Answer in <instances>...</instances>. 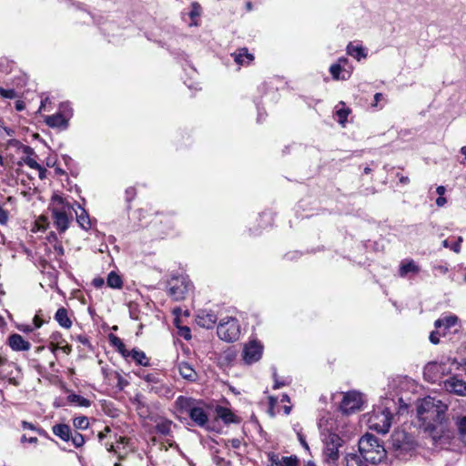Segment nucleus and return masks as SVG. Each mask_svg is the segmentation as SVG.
Returning a JSON list of instances; mask_svg holds the SVG:
<instances>
[{"instance_id":"nucleus-1","label":"nucleus","mask_w":466,"mask_h":466,"mask_svg":"<svg viewBox=\"0 0 466 466\" xmlns=\"http://www.w3.org/2000/svg\"><path fill=\"white\" fill-rule=\"evenodd\" d=\"M447 410V403L431 396L423 398L417 405L420 428L434 441L449 437Z\"/></svg>"},{"instance_id":"nucleus-2","label":"nucleus","mask_w":466,"mask_h":466,"mask_svg":"<svg viewBox=\"0 0 466 466\" xmlns=\"http://www.w3.org/2000/svg\"><path fill=\"white\" fill-rule=\"evenodd\" d=\"M359 451L361 457L372 464L380 462L386 454V451L379 439L370 433H366L360 439Z\"/></svg>"},{"instance_id":"nucleus-3","label":"nucleus","mask_w":466,"mask_h":466,"mask_svg":"<svg viewBox=\"0 0 466 466\" xmlns=\"http://www.w3.org/2000/svg\"><path fill=\"white\" fill-rule=\"evenodd\" d=\"M72 210H74V206L66 202L62 197L56 195L52 198V218L59 232L63 233L68 228L70 218H72Z\"/></svg>"},{"instance_id":"nucleus-4","label":"nucleus","mask_w":466,"mask_h":466,"mask_svg":"<svg viewBox=\"0 0 466 466\" xmlns=\"http://www.w3.org/2000/svg\"><path fill=\"white\" fill-rule=\"evenodd\" d=\"M176 406L181 412L188 414L197 425L204 426V403L201 400L179 396L176 400Z\"/></svg>"},{"instance_id":"nucleus-5","label":"nucleus","mask_w":466,"mask_h":466,"mask_svg":"<svg viewBox=\"0 0 466 466\" xmlns=\"http://www.w3.org/2000/svg\"><path fill=\"white\" fill-rule=\"evenodd\" d=\"M343 440L336 433H329L324 439L323 461L328 466H338L339 458V449Z\"/></svg>"},{"instance_id":"nucleus-6","label":"nucleus","mask_w":466,"mask_h":466,"mask_svg":"<svg viewBox=\"0 0 466 466\" xmlns=\"http://www.w3.org/2000/svg\"><path fill=\"white\" fill-rule=\"evenodd\" d=\"M218 338L226 342H233L239 339L240 325L236 318L228 317L220 320L217 328Z\"/></svg>"},{"instance_id":"nucleus-7","label":"nucleus","mask_w":466,"mask_h":466,"mask_svg":"<svg viewBox=\"0 0 466 466\" xmlns=\"http://www.w3.org/2000/svg\"><path fill=\"white\" fill-rule=\"evenodd\" d=\"M392 413L388 408L373 410L369 419V427L379 433L385 434L391 426Z\"/></svg>"},{"instance_id":"nucleus-8","label":"nucleus","mask_w":466,"mask_h":466,"mask_svg":"<svg viewBox=\"0 0 466 466\" xmlns=\"http://www.w3.org/2000/svg\"><path fill=\"white\" fill-rule=\"evenodd\" d=\"M191 282L185 276L173 277L168 281V295L172 299L180 301L186 299L191 289Z\"/></svg>"},{"instance_id":"nucleus-9","label":"nucleus","mask_w":466,"mask_h":466,"mask_svg":"<svg viewBox=\"0 0 466 466\" xmlns=\"http://www.w3.org/2000/svg\"><path fill=\"white\" fill-rule=\"evenodd\" d=\"M452 374V369L447 368V363L429 362L423 369L425 380L434 383L444 375Z\"/></svg>"},{"instance_id":"nucleus-10","label":"nucleus","mask_w":466,"mask_h":466,"mask_svg":"<svg viewBox=\"0 0 466 466\" xmlns=\"http://www.w3.org/2000/svg\"><path fill=\"white\" fill-rule=\"evenodd\" d=\"M209 360L217 362L218 366L221 369H225L230 365L236 357V351L230 347L226 349L214 347L212 351L208 352Z\"/></svg>"},{"instance_id":"nucleus-11","label":"nucleus","mask_w":466,"mask_h":466,"mask_svg":"<svg viewBox=\"0 0 466 466\" xmlns=\"http://www.w3.org/2000/svg\"><path fill=\"white\" fill-rule=\"evenodd\" d=\"M362 404L361 395L356 391H350L343 396L339 409L343 414L349 415L360 410Z\"/></svg>"},{"instance_id":"nucleus-12","label":"nucleus","mask_w":466,"mask_h":466,"mask_svg":"<svg viewBox=\"0 0 466 466\" xmlns=\"http://www.w3.org/2000/svg\"><path fill=\"white\" fill-rule=\"evenodd\" d=\"M262 350L263 347L259 342L256 340L250 341L243 350V359L245 362L248 364L257 362L261 358Z\"/></svg>"},{"instance_id":"nucleus-13","label":"nucleus","mask_w":466,"mask_h":466,"mask_svg":"<svg viewBox=\"0 0 466 466\" xmlns=\"http://www.w3.org/2000/svg\"><path fill=\"white\" fill-rule=\"evenodd\" d=\"M443 387L450 393L466 396V381L459 379L457 375H453L444 380Z\"/></svg>"},{"instance_id":"nucleus-14","label":"nucleus","mask_w":466,"mask_h":466,"mask_svg":"<svg viewBox=\"0 0 466 466\" xmlns=\"http://www.w3.org/2000/svg\"><path fill=\"white\" fill-rule=\"evenodd\" d=\"M202 7L198 3H192L189 11H183L181 13V18L185 24L188 26L198 25Z\"/></svg>"},{"instance_id":"nucleus-15","label":"nucleus","mask_w":466,"mask_h":466,"mask_svg":"<svg viewBox=\"0 0 466 466\" xmlns=\"http://www.w3.org/2000/svg\"><path fill=\"white\" fill-rule=\"evenodd\" d=\"M72 116V110L67 112H58L56 114L47 116L45 119L46 124L50 127H67L68 118Z\"/></svg>"},{"instance_id":"nucleus-16","label":"nucleus","mask_w":466,"mask_h":466,"mask_svg":"<svg viewBox=\"0 0 466 466\" xmlns=\"http://www.w3.org/2000/svg\"><path fill=\"white\" fill-rule=\"evenodd\" d=\"M7 344L15 351H26L31 348V344L17 333L11 334L8 337Z\"/></svg>"},{"instance_id":"nucleus-17","label":"nucleus","mask_w":466,"mask_h":466,"mask_svg":"<svg viewBox=\"0 0 466 466\" xmlns=\"http://www.w3.org/2000/svg\"><path fill=\"white\" fill-rule=\"evenodd\" d=\"M214 412L216 417L221 419L225 424L239 422V419L228 408L216 405Z\"/></svg>"},{"instance_id":"nucleus-18","label":"nucleus","mask_w":466,"mask_h":466,"mask_svg":"<svg viewBox=\"0 0 466 466\" xmlns=\"http://www.w3.org/2000/svg\"><path fill=\"white\" fill-rule=\"evenodd\" d=\"M329 72L335 80H346L351 76V70L347 69L344 66L339 63H336L330 66Z\"/></svg>"},{"instance_id":"nucleus-19","label":"nucleus","mask_w":466,"mask_h":466,"mask_svg":"<svg viewBox=\"0 0 466 466\" xmlns=\"http://www.w3.org/2000/svg\"><path fill=\"white\" fill-rule=\"evenodd\" d=\"M347 54L353 58H366L367 49L360 42H350L347 46Z\"/></svg>"},{"instance_id":"nucleus-20","label":"nucleus","mask_w":466,"mask_h":466,"mask_svg":"<svg viewBox=\"0 0 466 466\" xmlns=\"http://www.w3.org/2000/svg\"><path fill=\"white\" fill-rule=\"evenodd\" d=\"M75 204L80 212L74 208V210H72V213H76V221L79 224V226L83 229L88 230L91 228V222L87 212L78 203L76 202Z\"/></svg>"},{"instance_id":"nucleus-21","label":"nucleus","mask_w":466,"mask_h":466,"mask_svg":"<svg viewBox=\"0 0 466 466\" xmlns=\"http://www.w3.org/2000/svg\"><path fill=\"white\" fill-rule=\"evenodd\" d=\"M452 420H454L460 440L466 442V415L453 416Z\"/></svg>"},{"instance_id":"nucleus-22","label":"nucleus","mask_w":466,"mask_h":466,"mask_svg":"<svg viewBox=\"0 0 466 466\" xmlns=\"http://www.w3.org/2000/svg\"><path fill=\"white\" fill-rule=\"evenodd\" d=\"M52 431L56 436H57L64 441H69L72 432L70 427L63 423L54 425L52 428Z\"/></svg>"},{"instance_id":"nucleus-23","label":"nucleus","mask_w":466,"mask_h":466,"mask_svg":"<svg viewBox=\"0 0 466 466\" xmlns=\"http://www.w3.org/2000/svg\"><path fill=\"white\" fill-rule=\"evenodd\" d=\"M457 321L458 318L455 315H451L437 319L434 323V326L437 329L443 328V335H445V330L455 326Z\"/></svg>"},{"instance_id":"nucleus-24","label":"nucleus","mask_w":466,"mask_h":466,"mask_svg":"<svg viewBox=\"0 0 466 466\" xmlns=\"http://www.w3.org/2000/svg\"><path fill=\"white\" fill-rule=\"evenodd\" d=\"M173 427H176V425L171 420L162 419L157 421L155 429L157 433L169 437Z\"/></svg>"},{"instance_id":"nucleus-25","label":"nucleus","mask_w":466,"mask_h":466,"mask_svg":"<svg viewBox=\"0 0 466 466\" xmlns=\"http://www.w3.org/2000/svg\"><path fill=\"white\" fill-rule=\"evenodd\" d=\"M178 370H179V373L180 375L189 380V381H194L196 380L197 377H198V374L197 372L194 370V369L187 362H181L178 364Z\"/></svg>"},{"instance_id":"nucleus-26","label":"nucleus","mask_w":466,"mask_h":466,"mask_svg":"<svg viewBox=\"0 0 466 466\" xmlns=\"http://www.w3.org/2000/svg\"><path fill=\"white\" fill-rule=\"evenodd\" d=\"M55 319L63 328L69 329L72 326V321L68 318L67 310L65 308H60L57 309L55 315Z\"/></svg>"},{"instance_id":"nucleus-27","label":"nucleus","mask_w":466,"mask_h":466,"mask_svg":"<svg viewBox=\"0 0 466 466\" xmlns=\"http://www.w3.org/2000/svg\"><path fill=\"white\" fill-rule=\"evenodd\" d=\"M131 359L137 365L144 366V367L150 366L149 359L147 357L146 353L140 350L133 349Z\"/></svg>"},{"instance_id":"nucleus-28","label":"nucleus","mask_w":466,"mask_h":466,"mask_svg":"<svg viewBox=\"0 0 466 466\" xmlns=\"http://www.w3.org/2000/svg\"><path fill=\"white\" fill-rule=\"evenodd\" d=\"M106 285L115 289H120L123 287V280L120 275L115 271H111L106 278Z\"/></svg>"},{"instance_id":"nucleus-29","label":"nucleus","mask_w":466,"mask_h":466,"mask_svg":"<svg viewBox=\"0 0 466 466\" xmlns=\"http://www.w3.org/2000/svg\"><path fill=\"white\" fill-rule=\"evenodd\" d=\"M24 152L27 155L25 157L23 158L24 164L33 169L40 168V165L36 162L35 159H34L31 157L34 154L33 148L28 146H25L24 147Z\"/></svg>"},{"instance_id":"nucleus-30","label":"nucleus","mask_w":466,"mask_h":466,"mask_svg":"<svg viewBox=\"0 0 466 466\" xmlns=\"http://www.w3.org/2000/svg\"><path fill=\"white\" fill-rule=\"evenodd\" d=\"M67 401L69 403L76 404L80 407H86L88 408L91 405V401L86 398H84L81 395L76 394V393H70L67 396Z\"/></svg>"},{"instance_id":"nucleus-31","label":"nucleus","mask_w":466,"mask_h":466,"mask_svg":"<svg viewBox=\"0 0 466 466\" xmlns=\"http://www.w3.org/2000/svg\"><path fill=\"white\" fill-rule=\"evenodd\" d=\"M419 271H420V268L415 264V262L413 260H410L407 263H402L400 267V277H405L410 272L418 273Z\"/></svg>"},{"instance_id":"nucleus-32","label":"nucleus","mask_w":466,"mask_h":466,"mask_svg":"<svg viewBox=\"0 0 466 466\" xmlns=\"http://www.w3.org/2000/svg\"><path fill=\"white\" fill-rule=\"evenodd\" d=\"M251 60H228L226 66L229 71L238 72L242 66H248Z\"/></svg>"},{"instance_id":"nucleus-33","label":"nucleus","mask_w":466,"mask_h":466,"mask_svg":"<svg viewBox=\"0 0 466 466\" xmlns=\"http://www.w3.org/2000/svg\"><path fill=\"white\" fill-rule=\"evenodd\" d=\"M345 466H367L363 463L360 457L354 453H348L345 457Z\"/></svg>"},{"instance_id":"nucleus-34","label":"nucleus","mask_w":466,"mask_h":466,"mask_svg":"<svg viewBox=\"0 0 466 466\" xmlns=\"http://www.w3.org/2000/svg\"><path fill=\"white\" fill-rule=\"evenodd\" d=\"M443 363H447V368H451L452 369V373L454 371H457L459 370L461 368L466 366V361L464 359H462L461 360H457L456 359H447L446 361H443Z\"/></svg>"},{"instance_id":"nucleus-35","label":"nucleus","mask_w":466,"mask_h":466,"mask_svg":"<svg viewBox=\"0 0 466 466\" xmlns=\"http://www.w3.org/2000/svg\"><path fill=\"white\" fill-rule=\"evenodd\" d=\"M73 425L76 429L86 430L89 426L88 418L86 416H79L73 420Z\"/></svg>"},{"instance_id":"nucleus-36","label":"nucleus","mask_w":466,"mask_h":466,"mask_svg":"<svg viewBox=\"0 0 466 466\" xmlns=\"http://www.w3.org/2000/svg\"><path fill=\"white\" fill-rule=\"evenodd\" d=\"M463 241L461 237H458L457 240L451 244L448 239H444L442 241V246L446 248H451L455 253H460L461 251V243Z\"/></svg>"},{"instance_id":"nucleus-37","label":"nucleus","mask_w":466,"mask_h":466,"mask_svg":"<svg viewBox=\"0 0 466 466\" xmlns=\"http://www.w3.org/2000/svg\"><path fill=\"white\" fill-rule=\"evenodd\" d=\"M69 441H71L76 448H80L85 443V438L77 431H72Z\"/></svg>"},{"instance_id":"nucleus-38","label":"nucleus","mask_w":466,"mask_h":466,"mask_svg":"<svg viewBox=\"0 0 466 466\" xmlns=\"http://www.w3.org/2000/svg\"><path fill=\"white\" fill-rule=\"evenodd\" d=\"M50 349L53 351V348L56 346H62L65 343V339L62 338L61 333L54 332L51 337Z\"/></svg>"},{"instance_id":"nucleus-39","label":"nucleus","mask_w":466,"mask_h":466,"mask_svg":"<svg viewBox=\"0 0 466 466\" xmlns=\"http://www.w3.org/2000/svg\"><path fill=\"white\" fill-rule=\"evenodd\" d=\"M108 339H109L110 344L113 347H115L118 352L121 351L122 350H124V347H126V345L124 344L122 339L113 334H110Z\"/></svg>"},{"instance_id":"nucleus-40","label":"nucleus","mask_w":466,"mask_h":466,"mask_svg":"<svg viewBox=\"0 0 466 466\" xmlns=\"http://www.w3.org/2000/svg\"><path fill=\"white\" fill-rule=\"evenodd\" d=\"M137 375L139 378L146 380L147 382H149V383H157L158 382L157 377L153 373H147L146 371H139L137 373Z\"/></svg>"},{"instance_id":"nucleus-41","label":"nucleus","mask_w":466,"mask_h":466,"mask_svg":"<svg viewBox=\"0 0 466 466\" xmlns=\"http://www.w3.org/2000/svg\"><path fill=\"white\" fill-rule=\"evenodd\" d=\"M350 110L346 107H342L337 110L336 114L339 117V123L344 126V124L347 122L348 116L350 114Z\"/></svg>"},{"instance_id":"nucleus-42","label":"nucleus","mask_w":466,"mask_h":466,"mask_svg":"<svg viewBox=\"0 0 466 466\" xmlns=\"http://www.w3.org/2000/svg\"><path fill=\"white\" fill-rule=\"evenodd\" d=\"M268 466H283L282 459L278 454L273 452L268 453Z\"/></svg>"},{"instance_id":"nucleus-43","label":"nucleus","mask_w":466,"mask_h":466,"mask_svg":"<svg viewBox=\"0 0 466 466\" xmlns=\"http://www.w3.org/2000/svg\"><path fill=\"white\" fill-rule=\"evenodd\" d=\"M233 58H254V56L252 54H249L248 49L243 47L238 49V53L232 54Z\"/></svg>"},{"instance_id":"nucleus-44","label":"nucleus","mask_w":466,"mask_h":466,"mask_svg":"<svg viewBox=\"0 0 466 466\" xmlns=\"http://www.w3.org/2000/svg\"><path fill=\"white\" fill-rule=\"evenodd\" d=\"M175 324L179 329L178 335L183 337L185 339H189L191 338L190 329L187 327H179L177 324V319H175Z\"/></svg>"},{"instance_id":"nucleus-45","label":"nucleus","mask_w":466,"mask_h":466,"mask_svg":"<svg viewBox=\"0 0 466 466\" xmlns=\"http://www.w3.org/2000/svg\"><path fill=\"white\" fill-rule=\"evenodd\" d=\"M283 466H299L297 456L282 457Z\"/></svg>"},{"instance_id":"nucleus-46","label":"nucleus","mask_w":466,"mask_h":466,"mask_svg":"<svg viewBox=\"0 0 466 466\" xmlns=\"http://www.w3.org/2000/svg\"><path fill=\"white\" fill-rule=\"evenodd\" d=\"M0 95L5 98L10 99L16 97V92L12 88L5 89L4 87H0Z\"/></svg>"},{"instance_id":"nucleus-47","label":"nucleus","mask_w":466,"mask_h":466,"mask_svg":"<svg viewBox=\"0 0 466 466\" xmlns=\"http://www.w3.org/2000/svg\"><path fill=\"white\" fill-rule=\"evenodd\" d=\"M168 448L177 449V445L173 439L167 438L165 441L160 443V450L167 451Z\"/></svg>"},{"instance_id":"nucleus-48","label":"nucleus","mask_w":466,"mask_h":466,"mask_svg":"<svg viewBox=\"0 0 466 466\" xmlns=\"http://www.w3.org/2000/svg\"><path fill=\"white\" fill-rule=\"evenodd\" d=\"M9 219V213L0 204V224L6 225Z\"/></svg>"},{"instance_id":"nucleus-49","label":"nucleus","mask_w":466,"mask_h":466,"mask_svg":"<svg viewBox=\"0 0 466 466\" xmlns=\"http://www.w3.org/2000/svg\"><path fill=\"white\" fill-rule=\"evenodd\" d=\"M272 376H273V379H274V386H273V389L274 390H277V389H279L283 386H285L287 384L286 381H280L279 379H278V374H277V370L276 368H273V373H272Z\"/></svg>"},{"instance_id":"nucleus-50","label":"nucleus","mask_w":466,"mask_h":466,"mask_svg":"<svg viewBox=\"0 0 466 466\" xmlns=\"http://www.w3.org/2000/svg\"><path fill=\"white\" fill-rule=\"evenodd\" d=\"M57 350H61L64 353L68 355L72 351V347L65 340V343L62 346L58 345L53 348V353H56Z\"/></svg>"},{"instance_id":"nucleus-51","label":"nucleus","mask_w":466,"mask_h":466,"mask_svg":"<svg viewBox=\"0 0 466 466\" xmlns=\"http://www.w3.org/2000/svg\"><path fill=\"white\" fill-rule=\"evenodd\" d=\"M217 321V316L212 313L206 314V329H209Z\"/></svg>"},{"instance_id":"nucleus-52","label":"nucleus","mask_w":466,"mask_h":466,"mask_svg":"<svg viewBox=\"0 0 466 466\" xmlns=\"http://www.w3.org/2000/svg\"><path fill=\"white\" fill-rule=\"evenodd\" d=\"M440 336H441V333L439 330L431 331L430 334V337H429L430 341L432 344H438L440 342Z\"/></svg>"},{"instance_id":"nucleus-53","label":"nucleus","mask_w":466,"mask_h":466,"mask_svg":"<svg viewBox=\"0 0 466 466\" xmlns=\"http://www.w3.org/2000/svg\"><path fill=\"white\" fill-rule=\"evenodd\" d=\"M22 427L24 430H32V431H37L39 432V434H43L44 433V431L43 430H40V429H36L31 422H28V421H22Z\"/></svg>"},{"instance_id":"nucleus-54","label":"nucleus","mask_w":466,"mask_h":466,"mask_svg":"<svg viewBox=\"0 0 466 466\" xmlns=\"http://www.w3.org/2000/svg\"><path fill=\"white\" fill-rule=\"evenodd\" d=\"M116 377L117 379V387L120 390H123L128 384V381L125 380L119 373H116Z\"/></svg>"},{"instance_id":"nucleus-55","label":"nucleus","mask_w":466,"mask_h":466,"mask_svg":"<svg viewBox=\"0 0 466 466\" xmlns=\"http://www.w3.org/2000/svg\"><path fill=\"white\" fill-rule=\"evenodd\" d=\"M401 435H403L401 433ZM400 433H397L396 435L393 436V446L397 449V450H400L402 448V445L400 444Z\"/></svg>"},{"instance_id":"nucleus-56","label":"nucleus","mask_w":466,"mask_h":466,"mask_svg":"<svg viewBox=\"0 0 466 466\" xmlns=\"http://www.w3.org/2000/svg\"><path fill=\"white\" fill-rule=\"evenodd\" d=\"M94 287L100 289L104 286L105 280L103 278H95L92 281Z\"/></svg>"},{"instance_id":"nucleus-57","label":"nucleus","mask_w":466,"mask_h":466,"mask_svg":"<svg viewBox=\"0 0 466 466\" xmlns=\"http://www.w3.org/2000/svg\"><path fill=\"white\" fill-rule=\"evenodd\" d=\"M126 195H127V200L131 201L136 195L135 188H133V187L127 188L126 190Z\"/></svg>"},{"instance_id":"nucleus-58","label":"nucleus","mask_w":466,"mask_h":466,"mask_svg":"<svg viewBox=\"0 0 466 466\" xmlns=\"http://www.w3.org/2000/svg\"><path fill=\"white\" fill-rule=\"evenodd\" d=\"M434 270H438L441 274H446L449 271V268L446 265H436L433 267Z\"/></svg>"},{"instance_id":"nucleus-59","label":"nucleus","mask_w":466,"mask_h":466,"mask_svg":"<svg viewBox=\"0 0 466 466\" xmlns=\"http://www.w3.org/2000/svg\"><path fill=\"white\" fill-rule=\"evenodd\" d=\"M297 435H298V439H299V441L300 444H301V445H302L306 450H309V445H308V443H307V441H306L305 437L303 436V434H302L301 432H298V433H297Z\"/></svg>"},{"instance_id":"nucleus-60","label":"nucleus","mask_w":466,"mask_h":466,"mask_svg":"<svg viewBox=\"0 0 466 466\" xmlns=\"http://www.w3.org/2000/svg\"><path fill=\"white\" fill-rule=\"evenodd\" d=\"M110 431H111L110 428H109V427H106V428L104 429V431H100V432L98 433V439H99V441H103V440L106 437V434H107L108 432H110Z\"/></svg>"},{"instance_id":"nucleus-61","label":"nucleus","mask_w":466,"mask_h":466,"mask_svg":"<svg viewBox=\"0 0 466 466\" xmlns=\"http://www.w3.org/2000/svg\"><path fill=\"white\" fill-rule=\"evenodd\" d=\"M21 441L22 442H29V443H36L37 442V438L36 437H29L27 438L25 435H23L22 438H21Z\"/></svg>"},{"instance_id":"nucleus-62","label":"nucleus","mask_w":466,"mask_h":466,"mask_svg":"<svg viewBox=\"0 0 466 466\" xmlns=\"http://www.w3.org/2000/svg\"><path fill=\"white\" fill-rule=\"evenodd\" d=\"M54 248H55V251L56 253L58 255V256H63L64 253H65V250H64V248L62 245L60 244H56L54 246Z\"/></svg>"},{"instance_id":"nucleus-63","label":"nucleus","mask_w":466,"mask_h":466,"mask_svg":"<svg viewBox=\"0 0 466 466\" xmlns=\"http://www.w3.org/2000/svg\"><path fill=\"white\" fill-rule=\"evenodd\" d=\"M447 203V199L446 198H444L443 196H440L437 199H436V205L438 207H443L445 204Z\"/></svg>"},{"instance_id":"nucleus-64","label":"nucleus","mask_w":466,"mask_h":466,"mask_svg":"<svg viewBox=\"0 0 466 466\" xmlns=\"http://www.w3.org/2000/svg\"><path fill=\"white\" fill-rule=\"evenodd\" d=\"M33 321H34L35 328H36V329L40 328L43 324V320L37 315H35L34 317Z\"/></svg>"}]
</instances>
